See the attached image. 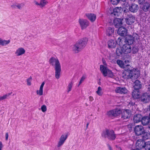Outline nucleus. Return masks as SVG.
<instances>
[{"label":"nucleus","instance_id":"nucleus-1","mask_svg":"<svg viewBox=\"0 0 150 150\" xmlns=\"http://www.w3.org/2000/svg\"><path fill=\"white\" fill-rule=\"evenodd\" d=\"M120 67L124 69V73H125L126 76L125 78L135 79L138 78L140 75V71L137 69H133L131 70L128 68V66Z\"/></svg>","mask_w":150,"mask_h":150},{"label":"nucleus","instance_id":"nucleus-2","mask_svg":"<svg viewBox=\"0 0 150 150\" xmlns=\"http://www.w3.org/2000/svg\"><path fill=\"white\" fill-rule=\"evenodd\" d=\"M132 47L130 45L124 44L122 47H118L116 50V54L118 56H122L123 54H128L131 53Z\"/></svg>","mask_w":150,"mask_h":150},{"label":"nucleus","instance_id":"nucleus-3","mask_svg":"<svg viewBox=\"0 0 150 150\" xmlns=\"http://www.w3.org/2000/svg\"><path fill=\"white\" fill-rule=\"evenodd\" d=\"M102 136L111 140H115L116 137L114 131L112 130L108 129H106L105 131H104L102 134Z\"/></svg>","mask_w":150,"mask_h":150},{"label":"nucleus","instance_id":"nucleus-4","mask_svg":"<svg viewBox=\"0 0 150 150\" xmlns=\"http://www.w3.org/2000/svg\"><path fill=\"white\" fill-rule=\"evenodd\" d=\"M100 69L101 72L104 76H108L112 77L113 76L112 72L107 67V66H100Z\"/></svg>","mask_w":150,"mask_h":150},{"label":"nucleus","instance_id":"nucleus-5","mask_svg":"<svg viewBox=\"0 0 150 150\" xmlns=\"http://www.w3.org/2000/svg\"><path fill=\"white\" fill-rule=\"evenodd\" d=\"M124 15H125V20L127 24L130 25L133 23L135 21V17L132 15L130 14L129 12L125 13Z\"/></svg>","mask_w":150,"mask_h":150},{"label":"nucleus","instance_id":"nucleus-6","mask_svg":"<svg viewBox=\"0 0 150 150\" xmlns=\"http://www.w3.org/2000/svg\"><path fill=\"white\" fill-rule=\"evenodd\" d=\"M88 41V38H83L79 40L76 43L81 50L83 49L86 45Z\"/></svg>","mask_w":150,"mask_h":150},{"label":"nucleus","instance_id":"nucleus-7","mask_svg":"<svg viewBox=\"0 0 150 150\" xmlns=\"http://www.w3.org/2000/svg\"><path fill=\"white\" fill-rule=\"evenodd\" d=\"M134 131L135 134L137 136L142 135L144 132V128L141 125L136 126L134 128Z\"/></svg>","mask_w":150,"mask_h":150},{"label":"nucleus","instance_id":"nucleus-8","mask_svg":"<svg viewBox=\"0 0 150 150\" xmlns=\"http://www.w3.org/2000/svg\"><path fill=\"white\" fill-rule=\"evenodd\" d=\"M121 113V111L120 109H116L108 112L107 115L110 117H113L117 116Z\"/></svg>","mask_w":150,"mask_h":150},{"label":"nucleus","instance_id":"nucleus-9","mask_svg":"<svg viewBox=\"0 0 150 150\" xmlns=\"http://www.w3.org/2000/svg\"><path fill=\"white\" fill-rule=\"evenodd\" d=\"M141 101L144 103H147L150 101V94L147 93H143L140 96Z\"/></svg>","mask_w":150,"mask_h":150},{"label":"nucleus","instance_id":"nucleus-10","mask_svg":"<svg viewBox=\"0 0 150 150\" xmlns=\"http://www.w3.org/2000/svg\"><path fill=\"white\" fill-rule=\"evenodd\" d=\"M49 62L50 64L52 66H60L59 61L56 57H51Z\"/></svg>","mask_w":150,"mask_h":150},{"label":"nucleus","instance_id":"nucleus-11","mask_svg":"<svg viewBox=\"0 0 150 150\" xmlns=\"http://www.w3.org/2000/svg\"><path fill=\"white\" fill-rule=\"evenodd\" d=\"M79 22L82 30L85 29L89 25L88 21L86 19H79Z\"/></svg>","mask_w":150,"mask_h":150},{"label":"nucleus","instance_id":"nucleus-12","mask_svg":"<svg viewBox=\"0 0 150 150\" xmlns=\"http://www.w3.org/2000/svg\"><path fill=\"white\" fill-rule=\"evenodd\" d=\"M68 136V134L67 133L62 135L60 138L59 141L57 145L58 147H60L63 144L67 138Z\"/></svg>","mask_w":150,"mask_h":150},{"label":"nucleus","instance_id":"nucleus-13","mask_svg":"<svg viewBox=\"0 0 150 150\" xmlns=\"http://www.w3.org/2000/svg\"><path fill=\"white\" fill-rule=\"evenodd\" d=\"M116 93L120 94H125L127 93L128 90L125 87H118L116 88L115 89Z\"/></svg>","mask_w":150,"mask_h":150},{"label":"nucleus","instance_id":"nucleus-14","mask_svg":"<svg viewBox=\"0 0 150 150\" xmlns=\"http://www.w3.org/2000/svg\"><path fill=\"white\" fill-rule=\"evenodd\" d=\"M125 39V44H127L131 46L133 43L134 41V38L130 35H127Z\"/></svg>","mask_w":150,"mask_h":150},{"label":"nucleus","instance_id":"nucleus-15","mask_svg":"<svg viewBox=\"0 0 150 150\" xmlns=\"http://www.w3.org/2000/svg\"><path fill=\"white\" fill-rule=\"evenodd\" d=\"M117 33L121 36H124L127 35V30L124 27H120L118 29Z\"/></svg>","mask_w":150,"mask_h":150},{"label":"nucleus","instance_id":"nucleus-16","mask_svg":"<svg viewBox=\"0 0 150 150\" xmlns=\"http://www.w3.org/2000/svg\"><path fill=\"white\" fill-rule=\"evenodd\" d=\"M130 113L129 110H126L122 113L121 118L123 120H126L129 117Z\"/></svg>","mask_w":150,"mask_h":150},{"label":"nucleus","instance_id":"nucleus-17","mask_svg":"<svg viewBox=\"0 0 150 150\" xmlns=\"http://www.w3.org/2000/svg\"><path fill=\"white\" fill-rule=\"evenodd\" d=\"M55 75L56 78L58 79L59 78L61 71V66H55Z\"/></svg>","mask_w":150,"mask_h":150},{"label":"nucleus","instance_id":"nucleus-18","mask_svg":"<svg viewBox=\"0 0 150 150\" xmlns=\"http://www.w3.org/2000/svg\"><path fill=\"white\" fill-rule=\"evenodd\" d=\"M122 11L121 7H116L113 9V12L111 13L115 16H118Z\"/></svg>","mask_w":150,"mask_h":150},{"label":"nucleus","instance_id":"nucleus-19","mask_svg":"<svg viewBox=\"0 0 150 150\" xmlns=\"http://www.w3.org/2000/svg\"><path fill=\"white\" fill-rule=\"evenodd\" d=\"M113 23L116 28H119L122 24V20L119 18H116L113 21Z\"/></svg>","mask_w":150,"mask_h":150},{"label":"nucleus","instance_id":"nucleus-20","mask_svg":"<svg viewBox=\"0 0 150 150\" xmlns=\"http://www.w3.org/2000/svg\"><path fill=\"white\" fill-rule=\"evenodd\" d=\"M150 120L149 116H145L142 117L141 122L143 125H148L149 123Z\"/></svg>","mask_w":150,"mask_h":150},{"label":"nucleus","instance_id":"nucleus-21","mask_svg":"<svg viewBox=\"0 0 150 150\" xmlns=\"http://www.w3.org/2000/svg\"><path fill=\"white\" fill-rule=\"evenodd\" d=\"M34 2L36 5L40 6L41 8L45 6L48 3V1L47 0H40V3L37 1H35Z\"/></svg>","mask_w":150,"mask_h":150},{"label":"nucleus","instance_id":"nucleus-22","mask_svg":"<svg viewBox=\"0 0 150 150\" xmlns=\"http://www.w3.org/2000/svg\"><path fill=\"white\" fill-rule=\"evenodd\" d=\"M134 90H139L142 88V85L141 82L138 80H136L134 83Z\"/></svg>","mask_w":150,"mask_h":150},{"label":"nucleus","instance_id":"nucleus-23","mask_svg":"<svg viewBox=\"0 0 150 150\" xmlns=\"http://www.w3.org/2000/svg\"><path fill=\"white\" fill-rule=\"evenodd\" d=\"M117 44L116 41L111 40L108 42V47L109 48H115Z\"/></svg>","mask_w":150,"mask_h":150},{"label":"nucleus","instance_id":"nucleus-24","mask_svg":"<svg viewBox=\"0 0 150 150\" xmlns=\"http://www.w3.org/2000/svg\"><path fill=\"white\" fill-rule=\"evenodd\" d=\"M140 94L139 90H134L132 93V96L134 98L138 99L140 98Z\"/></svg>","mask_w":150,"mask_h":150},{"label":"nucleus","instance_id":"nucleus-25","mask_svg":"<svg viewBox=\"0 0 150 150\" xmlns=\"http://www.w3.org/2000/svg\"><path fill=\"white\" fill-rule=\"evenodd\" d=\"M138 6L135 4H132L129 6V10L132 12H136L138 9Z\"/></svg>","mask_w":150,"mask_h":150},{"label":"nucleus","instance_id":"nucleus-26","mask_svg":"<svg viewBox=\"0 0 150 150\" xmlns=\"http://www.w3.org/2000/svg\"><path fill=\"white\" fill-rule=\"evenodd\" d=\"M142 118V116L139 114L134 115L133 117V121L134 123H138L140 121Z\"/></svg>","mask_w":150,"mask_h":150},{"label":"nucleus","instance_id":"nucleus-27","mask_svg":"<svg viewBox=\"0 0 150 150\" xmlns=\"http://www.w3.org/2000/svg\"><path fill=\"white\" fill-rule=\"evenodd\" d=\"M25 52V50L23 48H19L16 50L15 54L17 56H19L24 54Z\"/></svg>","mask_w":150,"mask_h":150},{"label":"nucleus","instance_id":"nucleus-28","mask_svg":"<svg viewBox=\"0 0 150 150\" xmlns=\"http://www.w3.org/2000/svg\"><path fill=\"white\" fill-rule=\"evenodd\" d=\"M114 32V28L113 27H109L106 29V34L109 36L112 35Z\"/></svg>","mask_w":150,"mask_h":150},{"label":"nucleus","instance_id":"nucleus-29","mask_svg":"<svg viewBox=\"0 0 150 150\" xmlns=\"http://www.w3.org/2000/svg\"><path fill=\"white\" fill-rule=\"evenodd\" d=\"M117 44L119 45L120 46H122L125 43V39L124 37L119 38L116 41Z\"/></svg>","mask_w":150,"mask_h":150},{"label":"nucleus","instance_id":"nucleus-30","mask_svg":"<svg viewBox=\"0 0 150 150\" xmlns=\"http://www.w3.org/2000/svg\"><path fill=\"white\" fill-rule=\"evenodd\" d=\"M143 10L145 11H150V2H146L144 3L143 7Z\"/></svg>","mask_w":150,"mask_h":150},{"label":"nucleus","instance_id":"nucleus-31","mask_svg":"<svg viewBox=\"0 0 150 150\" xmlns=\"http://www.w3.org/2000/svg\"><path fill=\"white\" fill-rule=\"evenodd\" d=\"M72 51L75 53H77L81 50V49L79 48V47L76 43L73 45L72 47Z\"/></svg>","mask_w":150,"mask_h":150},{"label":"nucleus","instance_id":"nucleus-32","mask_svg":"<svg viewBox=\"0 0 150 150\" xmlns=\"http://www.w3.org/2000/svg\"><path fill=\"white\" fill-rule=\"evenodd\" d=\"M87 17L91 22L94 21V14L91 13H86L85 14Z\"/></svg>","mask_w":150,"mask_h":150},{"label":"nucleus","instance_id":"nucleus-33","mask_svg":"<svg viewBox=\"0 0 150 150\" xmlns=\"http://www.w3.org/2000/svg\"><path fill=\"white\" fill-rule=\"evenodd\" d=\"M143 147L146 150H150V141L145 142Z\"/></svg>","mask_w":150,"mask_h":150},{"label":"nucleus","instance_id":"nucleus-34","mask_svg":"<svg viewBox=\"0 0 150 150\" xmlns=\"http://www.w3.org/2000/svg\"><path fill=\"white\" fill-rule=\"evenodd\" d=\"M117 64L119 66H124L125 64V63L126 64L127 63L129 62V61L128 60H125V62H123L122 60L120 59H118L116 61Z\"/></svg>","mask_w":150,"mask_h":150},{"label":"nucleus","instance_id":"nucleus-35","mask_svg":"<svg viewBox=\"0 0 150 150\" xmlns=\"http://www.w3.org/2000/svg\"><path fill=\"white\" fill-rule=\"evenodd\" d=\"M10 42V40H6L0 39V45H5L9 43Z\"/></svg>","mask_w":150,"mask_h":150},{"label":"nucleus","instance_id":"nucleus-36","mask_svg":"<svg viewBox=\"0 0 150 150\" xmlns=\"http://www.w3.org/2000/svg\"><path fill=\"white\" fill-rule=\"evenodd\" d=\"M143 139L144 140H146L149 139L150 138V134L147 132H144L143 134Z\"/></svg>","mask_w":150,"mask_h":150},{"label":"nucleus","instance_id":"nucleus-37","mask_svg":"<svg viewBox=\"0 0 150 150\" xmlns=\"http://www.w3.org/2000/svg\"><path fill=\"white\" fill-rule=\"evenodd\" d=\"M73 85V83L72 81L69 83L67 87V93L69 92L71 90Z\"/></svg>","mask_w":150,"mask_h":150},{"label":"nucleus","instance_id":"nucleus-38","mask_svg":"<svg viewBox=\"0 0 150 150\" xmlns=\"http://www.w3.org/2000/svg\"><path fill=\"white\" fill-rule=\"evenodd\" d=\"M12 93V92H11V93H8V94L4 95L3 96H0V101L7 98V97H8Z\"/></svg>","mask_w":150,"mask_h":150},{"label":"nucleus","instance_id":"nucleus-39","mask_svg":"<svg viewBox=\"0 0 150 150\" xmlns=\"http://www.w3.org/2000/svg\"><path fill=\"white\" fill-rule=\"evenodd\" d=\"M96 93L99 96H101L102 95L103 93L102 92V89L99 86L98 87Z\"/></svg>","mask_w":150,"mask_h":150},{"label":"nucleus","instance_id":"nucleus-40","mask_svg":"<svg viewBox=\"0 0 150 150\" xmlns=\"http://www.w3.org/2000/svg\"><path fill=\"white\" fill-rule=\"evenodd\" d=\"M86 77V76L85 74H84L81 77V80L79 82V86L81 83L84 81Z\"/></svg>","mask_w":150,"mask_h":150},{"label":"nucleus","instance_id":"nucleus-41","mask_svg":"<svg viewBox=\"0 0 150 150\" xmlns=\"http://www.w3.org/2000/svg\"><path fill=\"white\" fill-rule=\"evenodd\" d=\"M37 94L39 96L42 95L43 94V90L39 88V90H37L36 91Z\"/></svg>","mask_w":150,"mask_h":150},{"label":"nucleus","instance_id":"nucleus-42","mask_svg":"<svg viewBox=\"0 0 150 150\" xmlns=\"http://www.w3.org/2000/svg\"><path fill=\"white\" fill-rule=\"evenodd\" d=\"M32 79V78L31 76H30L27 79V85L28 86H30L31 85V81Z\"/></svg>","mask_w":150,"mask_h":150},{"label":"nucleus","instance_id":"nucleus-43","mask_svg":"<svg viewBox=\"0 0 150 150\" xmlns=\"http://www.w3.org/2000/svg\"><path fill=\"white\" fill-rule=\"evenodd\" d=\"M41 110L42 112H45L47 110V107L45 105H43L42 106L41 108Z\"/></svg>","mask_w":150,"mask_h":150},{"label":"nucleus","instance_id":"nucleus-44","mask_svg":"<svg viewBox=\"0 0 150 150\" xmlns=\"http://www.w3.org/2000/svg\"><path fill=\"white\" fill-rule=\"evenodd\" d=\"M132 53L134 54L137 52L138 50L137 48L133 47L132 48Z\"/></svg>","mask_w":150,"mask_h":150},{"label":"nucleus","instance_id":"nucleus-45","mask_svg":"<svg viewBox=\"0 0 150 150\" xmlns=\"http://www.w3.org/2000/svg\"><path fill=\"white\" fill-rule=\"evenodd\" d=\"M45 83L44 81L42 82L40 86V89L43 90V87L45 84Z\"/></svg>","mask_w":150,"mask_h":150},{"label":"nucleus","instance_id":"nucleus-46","mask_svg":"<svg viewBox=\"0 0 150 150\" xmlns=\"http://www.w3.org/2000/svg\"><path fill=\"white\" fill-rule=\"evenodd\" d=\"M45 83L44 81L42 82L40 86V89L43 90V87L45 84Z\"/></svg>","mask_w":150,"mask_h":150},{"label":"nucleus","instance_id":"nucleus-47","mask_svg":"<svg viewBox=\"0 0 150 150\" xmlns=\"http://www.w3.org/2000/svg\"><path fill=\"white\" fill-rule=\"evenodd\" d=\"M145 1V0H139L138 2L140 4H144Z\"/></svg>","mask_w":150,"mask_h":150},{"label":"nucleus","instance_id":"nucleus-48","mask_svg":"<svg viewBox=\"0 0 150 150\" xmlns=\"http://www.w3.org/2000/svg\"><path fill=\"white\" fill-rule=\"evenodd\" d=\"M8 133H6L5 134V139L6 140H8Z\"/></svg>","mask_w":150,"mask_h":150},{"label":"nucleus","instance_id":"nucleus-49","mask_svg":"<svg viewBox=\"0 0 150 150\" xmlns=\"http://www.w3.org/2000/svg\"><path fill=\"white\" fill-rule=\"evenodd\" d=\"M135 105V103L132 102H130L129 103V105L132 106L134 105Z\"/></svg>","mask_w":150,"mask_h":150},{"label":"nucleus","instance_id":"nucleus-50","mask_svg":"<svg viewBox=\"0 0 150 150\" xmlns=\"http://www.w3.org/2000/svg\"><path fill=\"white\" fill-rule=\"evenodd\" d=\"M3 147V145L1 142L0 141V150H1L2 148Z\"/></svg>","mask_w":150,"mask_h":150},{"label":"nucleus","instance_id":"nucleus-51","mask_svg":"<svg viewBox=\"0 0 150 150\" xmlns=\"http://www.w3.org/2000/svg\"><path fill=\"white\" fill-rule=\"evenodd\" d=\"M102 61H103V64L104 65V66H106V62H105V60L103 59Z\"/></svg>","mask_w":150,"mask_h":150},{"label":"nucleus","instance_id":"nucleus-52","mask_svg":"<svg viewBox=\"0 0 150 150\" xmlns=\"http://www.w3.org/2000/svg\"><path fill=\"white\" fill-rule=\"evenodd\" d=\"M107 146L108 147V149L109 150H113L112 147H111V146L108 144L107 145Z\"/></svg>","mask_w":150,"mask_h":150},{"label":"nucleus","instance_id":"nucleus-53","mask_svg":"<svg viewBox=\"0 0 150 150\" xmlns=\"http://www.w3.org/2000/svg\"><path fill=\"white\" fill-rule=\"evenodd\" d=\"M16 6L19 9H21V6L20 5H18Z\"/></svg>","mask_w":150,"mask_h":150},{"label":"nucleus","instance_id":"nucleus-54","mask_svg":"<svg viewBox=\"0 0 150 150\" xmlns=\"http://www.w3.org/2000/svg\"><path fill=\"white\" fill-rule=\"evenodd\" d=\"M148 90L150 92V85H149V87L148 88Z\"/></svg>","mask_w":150,"mask_h":150},{"label":"nucleus","instance_id":"nucleus-55","mask_svg":"<svg viewBox=\"0 0 150 150\" xmlns=\"http://www.w3.org/2000/svg\"><path fill=\"white\" fill-rule=\"evenodd\" d=\"M132 150H140L139 149H132Z\"/></svg>","mask_w":150,"mask_h":150},{"label":"nucleus","instance_id":"nucleus-56","mask_svg":"<svg viewBox=\"0 0 150 150\" xmlns=\"http://www.w3.org/2000/svg\"><path fill=\"white\" fill-rule=\"evenodd\" d=\"M88 123H87L86 124V127H87L88 126Z\"/></svg>","mask_w":150,"mask_h":150},{"label":"nucleus","instance_id":"nucleus-57","mask_svg":"<svg viewBox=\"0 0 150 150\" xmlns=\"http://www.w3.org/2000/svg\"><path fill=\"white\" fill-rule=\"evenodd\" d=\"M94 20H95V19H96V16H95V15H94Z\"/></svg>","mask_w":150,"mask_h":150},{"label":"nucleus","instance_id":"nucleus-58","mask_svg":"<svg viewBox=\"0 0 150 150\" xmlns=\"http://www.w3.org/2000/svg\"><path fill=\"white\" fill-rule=\"evenodd\" d=\"M149 119H150V114H149Z\"/></svg>","mask_w":150,"mask_h":150},{"label":"nucleus","instance_id":"nucleus-59","mask_svg":"<svg viewBox=\"0 0 150 150\" xmlns=\"http://www.w3.org/2000/svg\"><path fill=\"white\" fill-rule=\"evenodd\" d=\"M123 1H126L127 0H122Z\"/></svg>","mask_w":150,"mask_h":150},{"label":"nucleus","instance_id":"nucleus-60","mask_svg":"<svg viewBox=\"0 0 150 150\" xmlns=\"http://www.w3.org/2000/svg\"><path fill=\"white\" fill-rule=\"evenodd\" d=\"M149 110H150V105H149Z\"/></svg>","mask_w":150,"mask_h":150},{"label":"nucleus","instance_id":"nucleus-61","mask_svg":"<svg viewBox=\"0 0 150 150\" xmlns=\"http://www.w3.org/2000/svg\"><path fill=\"white\" fill-rule=\"evenodd\" d=\"M126 66H129V65H128V64H127V65H126Z\"/></svg>","mask_w":150,"mask_h":150},{"label":"nucleus","instance_id":"nucleus-62","mask_svg":"<svg viewBox=\"0 0 150 150\" xmlns=\"http://www.w3.org/2000/svg\"><path fill=\"white\" fill-rule=\"evenodd\" d=\"M91 97H90V99H91Z\"/></svg>","mask_w":150,"mask_h":150},{"label":"nucleus","instance_id":"nucleus-63","mask_svg":"<svg viewBox=\"0 0 150 150\" xmlns=\"http://www.w3.org/2000/svg\"><path fill=\"white\" fill-rule=\"evenodd\" d=\"M100 66H103V65H101Z\"/></svg>","mask_w":150,"mask_h":150}]
</instances>
